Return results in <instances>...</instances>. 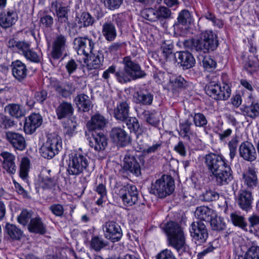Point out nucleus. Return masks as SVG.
<instances>
[{
	"label": "nucleus",
	"instance_id": "1",
	"mask_svg": "<svg viewBox=\"0 0 259 259\" xmlns=\"http://www.w3.org/2000/svg\"><path fill=\"white\" fill-rule=\"evenodd\" d=\"M162 229L166 236L168 246L176 249L181 259H185L182 257L184 254L190 255V248L186 243V235L181 224L169 221L163 225Z\"/></svg>",
	"mask_w": 259,
	"mask_h": 259
},
{
	"label": "nucleus",
	"instance_id": "2",
	"mask_svg": "<svg viewBox=\"0 0 259 259\" xmlns=\"http://www.w3.org/2000/svg\"><path fill=\"white\" fill-rule=\"evenodd\" d=\"M88 165L89 158L86 154L79 152H72L69 155L67 171L69 175L76 176L87 170Z\"/></svg>",
	"mask_w": 259,
	"mask_h": 259
},
{
	"label": "nucleus",
	"instance_id": "3",
	"mask_svg": "<svg viewBox=\"0 0 259 259\" xmlns=\"http://www.w3.org/2000/svg\"><path fill=\"white\" fill-rule=\"evenodd\" d=\"M217 35L212 31H205L202 33L200 38L192 40V49L197 52L206 53L215 50L218 46Z\"/></svg>",
	"mask_w": 259,
	"mask_h": 259
},
{
	"label": "nucleus",
	"instance_id": "4",
	"mask_svg": "<svg viewBox=\"0 0 259 259\" xmlns=\"http://www.w3.org/2000/svg\"><path fill=\"white\" fill-rule=\"evenodd\" d=\"M62 148V141L60 136L53 134L47 136V140L41 148V156L51 159L58 154Z\"/></svg>",
	"mask_w": 259,
	"mask_h": 259
},
{
	"label": "nucleus",
	"instance_id": "5",
	"mask_svg": "<svg viewBox=\"0 0 259 259\" xmlns=\"http://www.w3.org/2000/svg\"><path fill=\"white\" fill-rule=\"evenodd\" d=\"M205 92L216 100H227L231 95L230 86L224 82L221 85L215 81H210L206 85Z\"/></svg>",
	"mask_w": 259,
	"mask_h": 259
},
{
	"label": "nucleus",
	"instance_id": "6",
	"mask_svg": "<svg viewBox=\"0 0 259 259\" xmlns=\"http://www.w3.org/2000/svg\"><path fill=\"white\" fill-rule=\"evenodd\" d=\"M174 187L173 180L171 179L165 180L164 176H162L152 184L149 192L151 194L157 195L160 198H164L173 192Z\"/></svg>",
	"mask_w": 259,
	"mask_h": 259
},
{
	"label": "nucleus",
	"instance_id": "7",
	"mask_svg": "<svg viewBox=\"0 0 259 259\" xmlns=\"http://www.w3.org/2000/svg\"><path fill=\"white\" fill-rule=\"evenodd\" d=\"M154 92L150 88L140 86L135 88L133 95V101L142 106H150L153 104Z\"/></svg>",
	"mask_w": 259,
	"mask_h": 259
},
{
	"label": "nucleus",
	"instance_id": "8",
	"mask_svg": "<svg viewBox=\"0 0 259 259\" xmlns=\"http://www.w3.org/2000/svg\"><path fill=\"white\" fill-rule=\"evenodd\" d=\"M119 196L123 204L126 206L135 205L139 199V193L137 187L128 184L123 186L119 191Z\"/></svg>",
	"mask_w": 259,
	"mask_h": 259
},
{
	"label": "nucleus",
	"instance_id": "9",
	"mask_svg": "<svg viewBox=\"0 0 259 259\" xmlns=\"http://www.w3.org/2000/svg\"><path fill=\"white\" fill-rule=\"evenodd\" d=\"M191 236L196 243L200 244L206 241L208 236L207 229L201 221L193 222L190 227Z\"/></svg>",
	"mask_w": 259,
	"mask_h": 259
},
{
	"label": "nucleus",
	"instance_id": "10",
	"mask_svg": "<svg viewBox=\"0 0 259 259\" xmlns=\"http://www.w3.org/2000/svg\"><path fill=\"white\" fill-rule=\"evenodd\" d=\"M95 43L94 40L88 37H78L74 40V48L78 55L88 57L94 51Z\"/></svg>",
	"mask_w": 259,
	"mask_h": 259
},
{
	"label": "nucleus",
	"instance_id": "11",
	"mask_svg": "<svg viewBox=\"0 0 259 259\" xmlns=\"http://www.w3.org/2000/svg\"><path fill=\"white\" fill-rule=\"evenodd\" d=\"M205 163L212 174L229 164L227 160L222 155L213 153L205 155Z\"/></svg>",
	"mask_w": 259,
	"mask_h": 259
},
{
	"label": "nucleus",
	"instance_id": "12",
	"mask_svg": "<svg viewBox=\"0 0 259 259\" xmlns=\"http://www.w3.org/2000/svg\"><path fill=\"white\" fill-rule=\"evenodd\" d=\"M105 237L112 242L119 241L122 236L120 226L115 222L109 221L103 225Z\"/></svg>",
	"mask_w": 259,
	"mask_h": 259
},
{
	"label": "nucleus",
	"instance_id": "13",
	"mask_svg": "<svg viewBox=\"0 0 259 259\" xmlns=\"http://www.w3.org/2000/svg\"><path fill=\"white\" fill-rule=\"evenodd\" d=\"M123 68L133 77V80L143 78L145 75V73L142 70L140 65L132 61L130 56L125 57L123 60Z\"/></svg>",
	"mask_w": 259,
	"mask_h": 259
},
{
	"label": "nucleus",
	"instance_id": "14",
	"mask_svg": "<svg viewBox=\"0 0 259 259\" xmlns=\"http://www.w3.org/2000/svg\"><path fill=\"white\" fill-rule=\"evenodd\" d=\"M110 138L114 143L121 147L129 145L132 141L128 134L123 128L119 127L112 128Z\"/></svg>",
	"mask_w": 259,
	"mask_h": 259
},
{
	"label": "nucleus",
	"instance_id": "15",
	"mask_svg": "<svg viewBox=\"0 0 259 259\" xmlns=\"http://www.w3.org/2000/svg\"><path fill=\"white\" fill-rule=\"evenodd\" d=\"M66 37L63 34L56 36L53 41L51 56L54 60L59 59L63 55L66 48Z\"/></svg>",
	"mask_w": 259,
	"mask_h": 259
},
{
	"label": "nucleus",
	"instance_id": "16",
	"mask_svg": "<svg viewBox=\"0 0 259 259\" xmlns=\"http://www.w3.org/2000/svg\"><path fill=\"white\" fill-rule=\"evenodd\" d=\"M89 145L96 151H102L107 146V138L102 131H95L90 138Z\"/></svg>",
	"mask_w": 259,
	"mask_h": 259
},
{
	"label": "nucleus",
	"instance_id": "17",
	"mask_svg": "<svg viewBox=\"0 0 259 259\" xmlns=\"http://www.w3.org/2000/svg\"><path fill=\"white\" fill-rule=\"evenodd\" d=\"M6 139L12 146L15 149L23 151L26 148V142L24 136L18 133L7 132Z\"/></svg>",
	"mask_w": 259,
	"mask_h": 259
},
{
	"label": "nucleus",
	"instance_id": "18",
	"mask_svg": "<svg viewBox=\"0 0 259 259\" xmlns=\"http://www.w3.org/2000/svg\"><path fill=\"white\" fill-rule=\"evenodd\" d=\"M212 174L217 185L220 186L228 184L233 178V171L229 164Z\"/></svg>",
	"mask_w": 259,
	"mask_h": 259
},
{
	"label": "nucleus",
	"instance_id": "19",
	"mask_svg": "<svg viewBox=\"0 0 259 259\" xmlns=\"http://www.w3.org/2000/svg\"><path fill=\"white\" fill-rule=\"evenodd\" d=\"M240 157L244 160L252 162L256 158V153L253 145L248 141L242 142L239 147Z\"/></svg>",
	"mask_w": 259,
	"mask_h": 259
},
{
	"label": "nucleus",
	"instance_id": "20",
	"mask_svg": "<svg viewBox=\"0 0 259 259\" xmlns=\"http://www.w3.org/2000/svg\"><path fill=\"white\" fill-rule=\"evenodd\" d=\"M42 122V118L39 114L33 113L25 118L24 130L27 134H32Z\"/></svg>",
	"mask_w": 259,
	"mask_h": 259
},
{
	"label": "nucleus",
	"instance_id": "21",
	"mask_svg": "<svg viewBox=\"0 0 259 259\" xmlns=\"http://www.w3.org/2000/svg\"><path fill=\"white\" fill-rule=\"evenodd\" d=\"M130 103L127 101L118 102L113 111V116L118 121H124L130 115Z\"/></svg>",
	"mask_w": 259,
	"mask_h": 259
},
{
	"label": "nucleus",
	"instance_id": "22",
	"mask_svg": "<svg viewBox=\"0 0 259 259\" xmlns=\"http://www.w3.org/2000/svg\"><path fill=\"white\" fill-rule=\"evenodd\" d=\"M18 19V14L15 11L6 10L0 14V25L5 28H9L16 23Z\"/></svg>",
	"mask_w": 259,
	"mask_h": 259
},
{
	"label": "nucleus",
	"instance_id": "23",
	"mask_svg": "<svg viewBox=\"0 0 259 259\" xmlns=\"http://www.w3.org/2000/svg\"><path fill=\"white\" fill-rule=\"evenodd\" d=\"M51 84L55 91L63 98L69 97L75 91V87L71 81L64 83L62 86L58 80H53Z\"/></svg>",
	"mask_w": 259,
	"mask_h": 259
},
{
	"label": "nucleus",
	"instance_id": "24",
	"mask_svg": "<svg viewBox=\"0 0 259 259\" xmlns=\"http://www.w3.org/2000/svg\"><path fill=\"white\" fill-rule=\"evenodd\" d=\"M3 158V167L6 170L7 172L10 175H14L17 169L15 164V156L8 152H3L1 154Z\"/></svg>",
	"mask_w": 259,
	"mask_h": 259
},
{
	"label": "nucleus",
	"instance_id": "25",
	"mask_svg": "<svg viewBox=\"0 0 259 259\" xmlns=\"http://www.w3.org/2000/svg\"><path fill=\"white\" fill-rule=\"evenodd\" d=\"M107 121L105 118L100 114H96L92 116L87 124V127L90 132L101 131L105 126Z\"/></svg>",
	"mask_w": 259,
	"mask_h": 259
},
{
	"label": "nucleus",
	"instance_id": "26",
	"mask_svg": "<svg viewBox=\"0 0 259 259\" xmlns=\"http://www.w3.org/2000/svg\"><path fill=\"white\" fill-rule=\"evenodd\" d=\"M52 8L55 9L57 17V20L59 24H67L69 28H71V24L69 22V13L70 9L67 7L58 6L57 2H53Z\"/></svg>",
	"mask_w": 259,
	"mask_h": 259
},
{
	"label": "nucleus",
	"instance_id": "27",
	"mask_svg": "<svg viewBox=\"0 0 259 259\" xmlns=\"http://www.w3.org/2000/svg\"><path fill=\"white\" fill-rule=\"evenodd\" d=\"M55 111L57 118L61 120L71 116L74 112V108L71 103L63 101L59 103Z\"/></svg>",
	"mask_w": 259,
	"mask_h": 259
},
{
	"label": "nucleus",
	"instance_id": "28",
	"mask_svg": "<svg viewBox=\"0 0 259 259\" xmlns=\"http://www.w3.org/2000/svg\"><path fill=\"white\" fill-rule=\"evenodd\" d=\"M7 46L13 51L18 53L23 56L31 47V45L29 42L23 40H17L14 38L9 39L7 42Z\"/></svg>",
	"mask_w": 259,
	"mask_h": 259
},
{
	"label": "nucleus",
	"instance_id": "29",
	"mask_svg": "<svg viewBox=\"0 0 259 259\" xmlns=\"http://www.w3.org/2000/svg\"><path fill=\"white\" fill-rule=\"evenodd\" d=\"M11 67L12 74L16 79L22 81L26 77L27 69L26 65L22 61L19 60L13 61Z\"/></svg>",
	"mask_w": 259,
	"mask_h": 259
},
{
	"label": "nucleus",
	"instance_id": "30",
	"mask_svg": "<svg viewBox=\"0 0 259 259\" xmlns=\"http://www.w3.org/2000/svg\"><path fill=\"white\" fill-rule=\"evenodd\" d=\"M124 168L132 173L136 176L141 174V167L140 164L135 157L133 156L126 155L124 159Z\"/></svg>",
	"mask_w": 259,
	"mask_h": 259
},
{
	"label": "nucleus",
	"instance_id": "31",
	"mask_svg": "<svg viewBox=\"0 0 259 259\" xmlns=\"http://www.w3.org/2000/svg\"><path fill=\"white\" fill-rule=\"evenodd\" d=\"M248 103L250 104L245 105L243 108L242 112L244 115L251 118H255L259 116V103L253 101L251 94H249Z\"/></svg>",
	"mask_w": 259,
	"mask_h": 259
},
{
	"label": "nucleus",
	"instance_id": "32",
	"mask_svg": "<svg viewBox=\"0 0 259 259\" xmlns=\"http://www.w3.org/2000/svg\"><path fill=\"white\" fill-rule=\"evenodd\" d=\"M237 203L241 209L248 211L251 208L252 196L251 193L246 190L241 191L238 195Z\"/></svg>",
	"mask_w": 259,
	"mask_h": 259
},
{
	"label": "nucleus",
	"instance_id": "33",
	"mask_svg": "<svg viewBox=\"0 0 259 259\" xmlns=\"http://www.w3.org/2000/svg\"><path fill=\"white\" fill-rule=\"evenodd\" d=\"M93 190L96 194L97 199L95 202L96 204L98 206H102L107 200V189L106 183H96L94 187Z\"/></svg>",
	"mask_w": 259,
	"mask_h": 259
},
{
	"label": "nucleus",
	"instance_id": "34",
	"mask_svg": "<svg viewBox=\"0 0 259 259\" xmlns=\"http://www.w3.org/2000/svg\"><path fill=\"white\" fill-rule=\"evenodd\" d=\"M76 23L71 24L73 29L77 24L79 28H86L92 26L95 23V19L88 12H83L79 16L76 17Z\"/></svg>",
	"mask_w": 259,
	"mask_h": 259
},
{
	"label": "nucleus",
	"instance_id": "35",
	"mask_svg": "<svg viewBox=\"0 0 259 259\" xmlns=\"http://www.w3.org/2000/svg\"><path fill=\"white\" fill-rule=\"evenodd\" d=\"M90 62L88 64V67L89 69H100L103 66L104 57L103 52L99 50L97 52L93 51L90 53Z\"/></svg>",
	"mask_w": 259,
	"mask_h": 259
},
{
	"label": "nucleus",
	"instance_id": "36",
	"mask_svg": "<svg viewBox=\"0 0 259 259\" xmlns=\"http://www.w3.org/2000/svg\"><path fill=\"white\" fill-rule=\"evenodd\" d=\"M178 58L179 60V63L184 69H189L192 67L195 63V60L193 56L188 51L179 52Z\"/></svg>",
	"mask_w": 259,
	"mask_h": 259
},
{
	"label": "nucleus",
	"instance_id": "37",
	"mask_svg": "<svg viewBox=\"0 0 259 259\" xmlns=\"http://www.w3.org/2000/svg\"><path fill=\"white\" fill-rule=\"evenodd\" d=\"M215 211L205 206H200L197 207L195 214L200 221L208 222L210 221L213 216H215Z\"/></svg>",
	"mask_w": 259,
	"mask_h": 259
},
{
	"label": "nucleus",
	"instance_id": "38",
	"mask_svg": "<svg viewBox=\"0 0 259 259\" xmlns=\"http://www.w3.org/2000/svg\"><path fill=\"white\" fill-rule=\"evenodd\" d=\"M102 32L105 39L112 41L117 36V31L114 24L111 22H105L102 26Z\"/></svg>",
	"mask_w": 259,
	"mask_h": 259
},
{
	"label": "nucleus",
	"instance_id": "39",
	"mask_svg": "<svg viewBox=\"0 0 259 259\" xmlns=\"http://www.w3.org/2000/svg\"><path fill=\"white\" fill-rule=\"evenodd\" d=\"M28 229L29 232L39 234H44L46 228L40 218L36 217L31 219L28 225Z\"/></svg>",
	"mask_w": 259,
	"mask_h": 259
},
{
	"label": "nucleus",
	"instance_id": "40",
	"mask_svg": "<svg viewBox=\"0 0 259 259\" xmlns=\"http://www.w3.org/2000/svg\"><path fill=\"white\" fill-rule=\"evenodd\" d=\"M187 83V81L181 75L171 74L169 76V85L174 91L185 88Z\"/></svg>",
	"mask_w": 259,
	"mask_h": 259
},
{
	"label": "nucleus",
	"instance_id": "41",
	"mask_svg": "<svg viewBox=\"0 0 259 259\" xmlns=\"http://www.w3.org/2000/svg\"><path fill=\"white\" fill-rule=\"evenodd\" d=\"M48 175L43 176L39 178L40 187L43 189L51 190L56 185V179L55 177H52L50 169L47 170Z\"/></svg>",
	"mask_w": 259,
	"mask_h": 259
},
{
	"label": "nucleus",
	"instance_id": "42",
	"mask_svg": "<svg viewBox=\"0 0 259 259\" xmlns=\"http://www.w3.org/2000/svg\"><path fill=\"white\" fill-rule=\"evenodd\" d=\"M192 125V123L189 119H186L182 122H180L179 134L184 139L189 140L190 135H192V131L191 130V126Z\"/></svg>",
	"mask_w": 259,
	"mask_h": 259
},
{
	"label": "nucleus",
	"instance_id": "43",
	"mask_svg": "<svg viewBox=\"0 0 259 259\" xmlns=\"http://www.w3.org/2000/svg\"><path fill=\"white\" fill-rule=\"evenodd\" d=\"M5 110L11 116L16 118L21 117L25 114L22 106L18 104H9L5 107Z\"/></svg>",
	"mask_w": 259,
	"mask_h": 259
},
{
	"label": "nucleus",
	"instance_id": "44",
	"mask_svg": "<svg viewBox=\"0 0 259 259\" xmlns=\"http://www.w3.org/2000/svg\"><path fill=\"white\" fill-rule=\"evenodd\" d=\"M75 101L79 109H82L83 112H87L91 109V101L88 96L82 94L78 95Z\"/></svg>",
	"mask_w": 259,
	"mask_h": 259
},
{
	"label": "nucleus",
	"instance_id": "45",
	"mask_svg": "<svg viewBox=\"0 0 259 259\" xmlns=\"http://www.w3.org/2000/svg\"><path fill=\"white\" fill-rule=\"evenodd\" d=\"M178 22L182 25H187L193 23L194 19L191 13L188 10L184 9L179 13Z\"/></svg>",
	"mask_w": 259,
	"mask_h": 259
},
{
	"label": "nucleus",
	"instance_id": "46",
	"mask_svg": "<svg viewBox=\"0 0 259 259\" xmlns=\"http://www.w3.org/2000/svg\"><path fill=\"white\" fill-rule=\"evenodd\" d=\"M210 226L213 230L221 231L225 230L226 228V224L222 218L218 217L216 213L215 216H213L210 221Z\"/></svg>",
	"mask_w": 259,
	"mask_h": 259
},
{
	"label": "nucleus",
	"instance_id": "47",
	"mask_svg": "<svg viewBox=\"0 0 259 259\" xmlns=\"http://www.w3.org/2000/svg\"><path fill=\"white\" fill-rule=\"evenodd\" d=\"M230 220L234 226L239 227L243 230L246 229L247 224L245 222L244 218L237 212L231 213Z\"/></svg>",
	"mask_w": 259,
	"mask_h": 259
},
{
	"label": "nucleus",
	"instance_id": "48",
	"mask_svg": "<svg viewBox=\"0 0 259 259\" xmlns=\"http://www.w3.org/2000/svg\"><path fill=\"white\" fill-rule=\"evenodd\" d=\"M6 229L8 234L13 239L19 240L22 235V231L13 224H7Z\"/></svg>",
	"mask_w": 259,
	"mask_h": 259
},
{
	"label": "nucleus",
	"instance_id": "49",
	"mask_svg": "<svg viewBox=\"0 0 259 259\" xmlns=\"http://www.w3.org/2000/svg\"><path fill=\"white\" fill-rule=\"evenodd\" d=\"M173 47V44L170 40L164 41L161 46L162 54L166 60L174 58V54L172 52Z\"/></svg>",
	"mask_w": 259,
	"mask_h": 259
},
{
	"label": "nucleus",
	"instance_id": "50",
	"mask_svg": "<svg viewBox=\"0 0 259 259\" xmlns=\"http://www.w3.org/2000/svg\"><path fill=\"white\" fill-rule=\"evenodd\" d=\"M203 17L207 20L211 21L212 23V25L214 27L222 28L224 26V21L222 19L217 18L214 14L210 12L208 10H207L206 12H204Z\"/></svg>",
	"mask_w": 259,
	"mask_h": 259
},
{
	"label": "nucleus",
	"instance_id": "51",
	"mask_svg": "<svg viewBox=\"0 0 259 259\" xmlns=\"http://www.w3.org/2000/svg\"><path fill=\"white\" fill-rule=\"evenodd\" d=\"M189 116L193 118L194 125L199 127H204L207 124V120L205 115L201 113L191 114Z\"/></svg>",
	"mask_w": 259,
	"mask_h": 259
},
{
	"label": "nucleus",
	"instance_id": "52",
	"mask_svg": "<svg viewBox=\"0 0 259 259\" xmlns=\"http://www.w3.org/2000/svg\"><path fill=\"white\" fill-rule=\"evenodd\" d=\"M29 167L30 160L27 157H23L20 163L19 175L24 180H26L28 177Z\"/></svg>",
	"mask_w": 259,
	"mask_h": 259
},
{
	"label": "nucleus",
	"instance_id": "53",
	"mask_svg": "<svg viewBox=\"0 0 259 259\" xmlns=\"http://www.w3.org/2000/svg\"><path fill=\"white\" fill-rule=\"evenodd\" d=\"M115 78L120 83H125L133 80V77L123 68V69L116 70Z\"/></svg>",
	"mask_w": 259,
	"mask_h": 259
},
{
	"label": "nucleus",
	"instance_id": "54",
	"mask_svg": "<svg viewBox=\"0 0 259 259\" xmlns=\"http://www.w3.org/2000/svg\"><path fill=\"white\" fill-rule=\"evenodd\" d=\"M124 122L131 132L138 133L140 128V125L136 117L128 116Z\"/></svg>",
	"mask_w": 259,
	"mask_h": 259
},
{
	"label": "nucleus",
	"instance_id": "55",
	"mask_svg": "<svg viewBox=\"0 0 259 259\" xmlns=\"http://www.w3.org/2000/svg\"><path fill=\"white\" fill-rule=\"evenodd\" d=\"M107 245V243L101 237L93 236L91 239V248L95 251H100Z\"/></svg>",
	"mask_w": 259,
	"mask_h": 259
},
{
	"label": "nucleus",
	"instance_id": "56",
	"mask_svg": "<svg viewBox=\"0 0 259 259\" xmlns=\"http://www.w3.org/2000/svg\"><path fill=\"white\" fill-rule=\"evenodd\" d=\"M245 184L249 188H253L257 185V178L255 171L250 170L247 175H243Z\"/></svg>",
	"mask_w": 259,
	"mask_h": 259
},
{
	"label": "nucleus",
	"instance_id": "57",
	"mask_svg": "<svg viewBox=\"0 0 259 259\" xmlns=\"http://www.w3.org/2000/svg\"><path fill=\"white\" fill-rule=\"evenodd\" d=\"M239 143V138L237 135L234 136L228 142V146L229 149V156L231 160L236 156L237 149Z\"/></svg>",
	"mask_w": 259,
	"mask_h": 259
},
{
	"label": "nucleus",
	"instance_id": "58",
	"mask_svg": "<svg viewBox=\"0 0 259 259\" xmlns=\"http://www.w3.org/2000/svg\"><path fill=\"white\" fill-rule=\"evenodd\" d=\"M105 8L108 10L114 11L118 9L123 4V0H100Z\"/></svg>",
	"mask_w": 259,
	"mask_h": 259
},
{
	"label": "nucleus",
	"instance_id": "59",
	"mask_svg": "<svg viewBox=\"0 0 259 259\" xmlns=\"http://www.w3.org/2000/svg\"><path fill=\"white\" fill-rule=\"evenodd\" d=\"M141 14L142 17L150 21L155 22L158 20L157 10L152 8L143 10Z\"/></svg>",
	"mask_w": 259,
	"mask_h": 259
},
{
	"label": "nucleus",
	"instance_id": "60",
	"mask_svg": "<svg viewBox=\"0 0 259 259\" xmlns=\"http://www.w3.org/2000/svg\"><path fill=\"white\" fill-rule=\"evenodd\" d=\"M24 57L27 60L35 63H40L42 58L41 55L35 52L33 49H31V47Z\"/></svg>",
	"mask_w": 259,
	"mask_h": 259
},
{
	"label": "nucleus",
	"instance_id": "61",
	"mask_svg": "<svg viewBox=\"0 0 259 259\" xmlns=\"http://www.w3.org/2000/svg\"><path fill=\"white\" fill-rule=\"evenodd\" d=\"M202 65L205 70L211 72L215 68L217 63L210 56H205L202 60Z\"/></svg>",
	"mask_w": 259,
	"mask_h": 259
},
{
	"label": "nucleus",
	"instance_id": "62",
	"mask_svg": "<svg viewBox=\"0 0 259 259\" xmlns=\"http://www.w3.org/2000/svg\"><path fill=\"white\" fill-rule=\"evenodd\" d=\"M243 259H259V246L253 245L250 247Z\"/></svg>",
	"mask_w": 259,
	"mask_h": 259
},
{
	"label": "nucleus",
	"instance_id": "63",
	"mask_svg": "<svg viewBox=\"0 0 259 259\" xmlns=\"http://www.w3.org/2000/svg\"><path fill=\"white\" fill-rule=\"evenodd\" d=\"M31 218V213L26 209L22 210L21 213L17 217L18 223L23 226L28 225Z\"/></svg>",
	"mask_w": 259,
	"mask_h": 259
},
{
	"label": "nucleus",
	"instance_id": "64",
	"mask_svg": "<svg viewBox=\"0 0 259 259\" xmlns=\"http://www.w3.org/2000/svg\"><path fill=\"white\" fill-rule=\"evenodd\" d=\"M244 68L248 73L252 74L259 70V62L248 60L246 61Z\"/></svg>",
	"mask_w": 259,
	"mask_h": 259
}]
</instances>
